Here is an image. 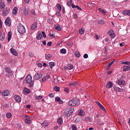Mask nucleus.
I'll use <instances>...</instances> for the list:
<instances>
[{"instance_id": "f257e3e1", "label": "nucleus", "mask_w": 130, "mask_h": 130, "mask_svg": "<svg viewBox=\"0 0 130 130\" xmlns=\"http://www.w3.org/2000/svg\"><path fill=\"white\" fill-rule=\"evenodd\" d=\"M69 106H79L80 105V100L75 99L69 101Z\"/></svg>"}, {"instance_id": "f03ea898", "label": "nucleus", "mask_w": 130, "mask_h": 130, "mask_svg": "<svg viewBox=\"0 0 130 130\" xmlns=\"http://www.w3.org/2000/svg\"><path fill=\"white\" fill-rule=\"evenodd\" d=\"M25 82L27 84H30V87H33L34 82H32V76L30 75H28L25 78Z\"/></svg>"}, {"instance_id": "7ed1b4c3", "label": "nucleus", "mask_w": 130, "mask_h": 130, "mask_svg": "<svg viewBox=\"0 0 130 130\" xmlns=\"http://www.w3.org/2000/svg\"><path fill=\"white\" fill-rule=\"evenodd\" d=\"M18 32L20 33V34H24V33H26V29H25V27L24 25L22 24H19L17 26Z\"/></svg>"}, {"instance_id": "20e7f679", "label": "nucleus", "mask_w": 130, "mask_h": 130, "mask_svg": "<svg viewBox=\"0 0 130 130\" xmlns=\"http://www.w3.org/2000/svg\"><path fill=\"white\" fill-rule=\"evenodd\" d=\"M73 112L74 111H73L72 108H68L64 111L65 115H66L68 117H70V116L73 114Z\"/></svg>"}, {"instance_id": "39448f33", "label": "nucleus", "mask_w": 130, "mask_h": 130, "mask_svg": "<svg viewBox=\"0 0 130 130\" xmlns=\"http://www.w3.org/2000/svg\"><path fill=\"white\" fill-rule=\"evenodd\" d=\"M10 14V9L9 8H4L2 10V16L6 17Z\"/></svg>"}, {"instance_id": "423d86ee", "label": "nucleus", "mask_w": 130, "mask_h": 130, "mask_svg": "<svg viewBox=\"0 0 130 130\" xmlns=\"http://www.w3.org/2000/svg\"><path fill=\"white\" fill-rule=\"evenodd\" d=\"M5 70L6 73H8V76L9 77H12V76H13V71H12L11 68L9 67H5Z\"/></svg>"}, {"instance_id": "0eeeda50", "label": "nucleus", "mask_w": 130, "mask_h": 130, "mask_svg": "<svg viewBox=\"0 0 130 130\" xmlns=\"http://www.w3.org/2000/svg\"><path fill=\"white\" fill-rule=\"evenodd\" d=\"M42 77V74L41 73H36L35 75L34 76V80L36 81H38V80L40 79V78Z\"/></svg>"}, {"instance_id": "6e6552de", "label": "nucleus", "mask_w": 130, "mask_h": 130, "mask_svg": "<svg viewBox=\"0 0 130 130\" xmlns=\"http://www.w3.org/2000/svg\"><path fill=\"white\" fill-rule=\"evenodd\" d=\"M95 103L98 105V106L100 107V109L102 110H103L104 112H106V109H105V108L99 102V101H96Z\"/></svg>"}, {"instance_id": "1a4fd4ad", "label": "nucleus", "mask_w": 130, "mask_h": 130, "mask_svg": "<svg viewBox=\"0 0 130 130\" xmlns=\"http://www.w3.org/2000/svg\"><path fill=\"white\" fill-rule=\"evenodd\" d=\"M108 35L111 38H114L115 37V34H114V31L112 29H110L108 32Z\"/></svg>"}, {"instance_id": "9d476101", "label": "nucleus", "mask_w": 130, "mask_h": 130, "mask_svg": "<svg viewBox=\"0 0 130 130\" xmlns=\"http://www.w3.org/2000/svg\"><path fill=\"white\" fill-rule=\"evenodd\" d=\"M25 117V123H26V124H30L31 123V120L30 119V117H29V116L26 115Z\"/></svg>"}, {"instance_id": "9b49d317", "label": "nucleus", "mask_w": 130, "mask_h": 130, "mask_svg": "<svg viewBox=\"0 0 130 130\" xmlns=\"http://www.w3.org/2000/svg\"><path fill=\"white\" fill-rule=\"evenodd\" d=\"M10 52L12 53V54L15 55V56H18V52L14 48H12L10 49Z\"/></svg>"}, {"instance_id": "f8f14e48", "label": "nucleus", "mask_w": 130, "mask_h": 130, "mask_svg": "<svg viewBox=\"0 0 130 130\" xmlns=\"http://www.w3.org/2000/svg\"><path fill=\"white\" fill-rule=\"evenodd\" d=\"M117 83L120 86H125V81L122 80H118L117 81Z\"/></svg>"}, {"instance_id": "ddd939ff", "label": "nucleus", "mask_w": 130, "mask_h": 130, "mask_svg": "<svg viewBox=\"0 0 130 130\" xmlns=\"http://www.w3.org/2000/svg\"><path fill=\"white\" fill-rule=\"evenodd\" d=\"M14 97L16 102H21V97H20L19 95H15Z\"/></svg>"}, {"instance_id": "4468645a", "label": "nucleus", "mask_w": 130, "mask_h": 130, "mask_svg": "<svg viewBox=\"0 0 130 130\" xmlns=\"http://www.w3.org/2000/svg\"><path fill=\"white\" fill-rule=\"evenodd\" d=\"M9 95H10V92L8 90H5L2 92V96H9Z\"/></svg>"}, {"instance_id": "2eb2a0df", "label": "nucleus", "mask_w": 130, "mask_h": 130, "mask_svg": "<svg viewBox=\"0 0 130 130\" xmlns=\"http://www.w3.org/2000/svg\"><path fill=\"white\" fill-rule=\"evenodd\" d=\"M113 86V84H112V82H109L106 85V88H107L108 89H110V88H112Z\"/></svg>"}, {"instance_id": "dca6fc26", "label": "nucleus", "mask_w": 130, "mask_h": 130, "mask_svg": "<svg viewBox=\"0 0 130 130\" xmlns=\"http://www.w3.org/2000/svg\"><path fill=\"white\" fill-rule=\"evenodd\" d=\"M52 57V56L50 55V54H45V58L47 60H50Z\"/></svg>"}, {"instance_id": "f3484780", "label": "nucleus", "mask_w": 130, "mask_h": 130, "mask_svg": "<svg viewBox=\"0 0 130 130\" xmlns=\"http://www.w3.org/2000/svg\"><path fill=\"white\" fill-rule=\"evenodd\" d=\"M127 71H130V66L124 65L123 66V71L127 72Z\"/></svg>"}, {"instance_id": "a211bd4d", "label": "nucleus", "mask_w": 130, "mask_h": 130, "mask_svg": "<svg viewBox=\"0 0 130 130\" xmlns=\"http://www.w3.org/2000/svg\"><path fill=\"white\" fill-rule=\"evenodd\" d=\"M57 122H58V124H59V125H61L62 124V122H63V120H62V118H59L57 119Z\"/></svg>"}, {"instance_id": "6ab92c4d", "label": "nucleus", "mask_w": 130, "mask_h": 130, "mask_svg": "<svg viewBox=\"0 0 130 130\" xmlns=\"http://www.w3.org/2000/svg\"><path fill=\"white\" fill-rule=\"evenodd\" d=\"M48 122L46 121H44L42 124L41 125L43 127H47L48 126Z\"/></svg>"}, {"instance_id": "aec40b11", "label": "nucleus", "mask_w": 130, "mask_h": 130, "mask_svg": "<svg viewBox=\"0 0 130 130\" xmlns=\"http://www.w3.org/2000/svg\"><path fill=\"white\" fill-rule=\"evenodd\" d=\"M123 14L124 15V16H130V10H125L123 12Z\"/></svg>"}, {"instance_id": "412c9836", "label": "nucleus", "mask_w": 130, "mask_h": 130, "mask_svg": "<svg viewBox=\"0 0 130 130\" xmlns=\"http://www.w3.org/2000/svg\"><path fill=\"white\" fill-rule=\"evenodd\" d=\"M36 28H37V23L35 22L31 25V29L32 30H35V29H36Z\"/></svg>"}, {"instance_id": "4be33fe9", "label": "nucleus", "mask_w": 130, "mask_h": 130, "mask_svg": "<svg viewBox=\"0 0 130 130\" xmlns=\"http://www.w3.org/2000/svg\"><path fill=\"white\" fill-rule=\"evenodd\" d=\"M65 69H68V70H73L74 69V66L71 64H69L67 67H65Z\"/></svg>"}, {"instance_id": "5701e85b", "label": "nucleus", "mask_w": 130, "mask_h": 130, "mask_svg": "<svg viewBox=\"0 0 130 130\" xmlns=\"http://www.w3.org/2000/svg\"><path fill=\"white\" fill-rule=\"evenodd\" d=\"M6 7V5H5V3L3 2L2 1L0 2V9L3 10L4 8Z\"/></svg>"}, {"instance_id": "b1692460", "label": "nucleus", "mask_w": 130, "mask_h": 130, "mask_svg": "<svg viewBox=\"0 0 130 130\" xmlns=\"http://www.w3.org/2000/svg\"><path fill=\"white\" fill-rule=\"evenodd\" d=\"M12 13L13 15H16V14L18 13V8L17 7H14L12 11Z\"/></svg>"}, {"instance_id": "393cba45", "label": "nucleus", "mask_w": 130, "mask_h": 130, "mask_svg": "<svg viewBox=\"0 0 130 130\" xmlns=\"http://www.w3.org/2000/svg\"><path fill=\"white\" fill-rule=\"evenodd\" d=\"M8 41H10V40H11V39H12V32L9 31L8 32Z\"/></svg>"}, {"instance_id": "a878e982", "label": "nucleus", "mask_w": 130, "mask_h": 130, "mask_svg": "<svg viewBox=\"0 0 130 130\" xmlns=\"http://www.w3.org/2000/svg\"><path fill=\"white\" fill-rule=\"evenodd\" d=\"M0 40H1V41L5 40V36H4L1 32H0Z\"/></svg>"}, {"instance_id": "bb28decb", "label": "nucleus", "mask_w": 130, "mask_h": 130, "mask_svg": "<svg viewBox=\"0 0 130 130\" xmlns=\"http://www.w3.org/2000/svg\"><path fill=\"white\" fill-rule=\"evenodd\" d=\"M79 115H80V116L85 115V112H84V110H80L79 113Z\"/></svg>"}, {"instance_id": "cd10ccee", "label": "nucleus", "mask_w": 130, "mask_h": 130, "mask_svg": "<svg viewBox=\"0 0 130 130\" xmlns=\"http://www.w3.org/2000/svg\"><path fill=\"white\" fill-rule=\"evenodd\" d=\"M43 38V37L42 36V35H41V34H39V35H38L36 37L38 40H41Z\"/></svg>"}, {"instance_id": "c85d7f7f", "label": "nucleus", "mask_w": 130, "mask_h": 130, "mask_svg": "<svg viewBox=\"0 0 130 130\" xmlns=\"http://www.w3.org/2000/svg\"><path fill=\"white\" fill-rule=\"evenodd\" d=\"M98 24L100 25H104L105 23V21L103 19L98 20Z\"/></svg>"}, {"instance_id": "c756f323", "label": "nucleus", "mask_w": 130, "mask_h": 130, "mask_svg": "<svg viewBox=\"0 0 130 130\" xmlns=\"http://www.w3.org/2000/svg\"><path fill=\"white\" fill-rule=\"evenodd\" d=\"M77 81H75L73 83H69V86H70V87H74V86H76V85H77Z\"/></svg>"}, {"instance_id": "7c9ffc66", "label": "nucleus", "mask_w": 130, "mask_h": 130, "mask_svg": "<svg viewBox=\"0 0 130 130\" xmlns=\"http://www.w3.org/2000/svg\"><path fill=\"white\" fill-rule=\"evenodd\" d=\"M54 27L56 30H57V31H60V30H61V28H60V26L59 25H55Z\"/></svg>"}, {"instance_id": "2f4dec72", "label": "nucleus", "mask_w": 130, "mask_h": 130, "mask_svg": "<svg viewBox=\"0 0 130 130\" xmlns=\"http://www.w3.org/2000/svg\"><path fill=\"white\" fill-rule=\"evenodd\" d=\"M5 25H6L7 27H10V26L12 25L11 21H5Z\"/></svg>"}, {"instance_id": "473e14b6", "label": "nucleus", "mask_w": 130, "mask_h": 130, "mask_svg": "<svg viewBox=\"0 0 130 130\" xmlns=\"http://www.w3.org/2000/svg\"><path fill=\"white\" fill-rule=\"evenodd\" d=\"M43 98V96L42 95H36L35 96V99L37 100H39V99H42Z\"/></svg>"}, {"instance_id": "72a5a7b5", "label": "nucleus", "mask_w": 130, "mask_h": 130, "mask_svg": "<svg viewBox=\"0 0 130 130\" xmlns=\"http://www.w3.org/2000/svg\"><path fill=\"white\" fill-rule=\"evenodd\" d=\"M79 34H81V35H83L85 33V30L83 29V28H80L79 31Z\"/></svg>"}, {"instance_id": "f704fd0d", "label": "nucleus", "mask_w": 130, "mask_h": 130, "mask_svg": "<svg viewBox=\"0 0 130 130\" xmlns=\"http://www.w3.org/2000/svg\"><path fill=\"white\" fill-rule=\"evenodd\" d=\"M23 91L27 93V94H29V93H30V89H28L27 88H25L23 89Z\"/></svg>"}, {"instance_id": "c9c22d12", "label": "nucleus", "mask_w": 130, "mask_h": 130, "mask_svg": "<svg viewBox=\"0 0 130 130\" xmlns=\"http://www.w3.org/2000/svg\"><path fill=\"white\" fill-rule=\"evenodd\" d=\"M85 121H86V122H91V118H90V117H86L85 119Z\"/></svg>"}, {"instance_id": "e433bc0d", "label": "nucleus", "mask_w": 130, "mask_h": 130, "mask_svg": "<svg viewBox=\"0 0 130 130\" xmlns=\"http://www.w3.org/2000/svg\"><path fill=\"white\" fill-rule=\"evenodd\" d=\"M99 12H101V13H102L103 14H104V15H105V14H106V12H105V11L101 8H99L98 9Z\"/></svg>"}, {"instance_id": "4c0bfd02", "label": "nucleus", "mask_w": 130, "mask_h": 130, "mask_svg": "<svg viewBox=\"0 0 130 130\" xmlns=\"http://www.w3.org/2000/svg\"><path fill=\"white\" fill-rule=\"evenodd\" d=\"M114 90L116 92H119V91L120 90V88H119L118 87L114 86Z\"/></svg>"}, {"instance_id": "58836bf2", "label": "nucleus", "mask_w": 130, "mask_h": 130, "mask_svg": "<svg viewBox=\"0 0 130 130\" xmlns=\"http://www.w3.org/2000/svg\"><path fill=\"white\" fill-rule=\"evenodd\" d=\"M60 52L63 54H66V53H67V50H66V49H61L60 50Z\"/></svg>"}, {"instance_id": "ea45409f", "label": "nucleus", "mask_w": 130, "mask_h": 130, "mask_svg": "<svg viewBox=\"0 0 130 130\" xmlns=\"http://www.w3.org/2000/svg\"><path fill=\"white\" fill-rule=\"evenodd\" d=\"M55 66V64L53 62H50L49 63V67L51 68V69H52V67H54Z\"/></svg>"}, {"instance_id": "a19ab883", "label": "nucleus", "mask_w": 130, "mask_h": 130, "mask_svg": "<svg viewBox=\"0 0 130 130\" xmlns=\"http://www.w3.org/2000/svg\"><path fill=\"white\" fill-rule=\"evenodd\" d=\"M23 14L25 15V16L28 15V11H27L26 8L23 9Z\"/></svg>"}, {"instance_id": "79ce46f5", "label": "nucleus", "mask_w": 130, "mask_h": 130, "mask_svg": "<svg viewBox=\"0 0 130 130\" xmlns=\"http://www.w3.org/2000/svg\"><path fill=\"white\" fill-rule=\"evenodd\" d=\"M122 64H127V66L130 64V62L127 61H122L121 62Z\"/></svg>"}, {"instance_id": "37998d69", "label": "nucleus", "mask_w": 130, "mask_h": 130, "mask_svg": "<svg viewBox=\"0 0 130 130\" xmlns=\"http://www.w3.org/2000/svg\"><path fill=\"white\" fill-rule=\"evenodd\" d=\"M6 116L7 118H11V117H12V114H11V113H7L6 114Z\"/></svg>"}, {"instance_id": "c03bdc74", "label": "nucleus", "mask_w": 130, "mask_h": 130, "mask_svg": "<svg viewBox=\"0 0 130 130\" xmlns=\"http://www.w3.org/2000/svg\"><path fill=\"white\" fill-rule=\"evenodd\" d=\"M75 55L76 57L79 58V57L80 56V52L76 51L75 52Z\"/></svg>"}, {"instance_id": "a18cd8bd", "label": "nucleus", "mask_w": 130, "mask_h": 130, "mask_svg": "<svg viewBox=\"0 0 130 130\" xmlns=\"http://www.w3.org/2000/svg\"><path fill=\"white\" fill-rule=\"evenodd\" d=\"M58 10L60 12L61 11V6L60 4H57Z\"/></svg>"}, {"instance_id": "49530a36", "label": "nucleus", "mask_w": 130, "mask_h": 130, "mask_svg": "<svg viewBox=\"0 0 130 130\" xmlns=\"http://www.w3.org/2000/svg\"><path fill=\"white\" fill-rule=\"evenodd\" d=\"M72 128L73 130H78L77 126H76L75 124L72 125Z\"/></svg>"}, {"instance_id": "de8ad7c7", "label": "nucleus", "mask_w": 130, "mask_h": 130, "mask_svg": "<svg viewBox=\"0 0 130 130\" xmlns=\"http://www.w3.org/2000/svg\"><path fill=\"white\" fill-rule=\"evenodd\" d=\"M54 90H55V91H56V92H59V87H58L57 86H55Z\"/></svg>"}, {"instance_id": "09e8293b", "label": "nucleus", "mask_w": 130, "mask_h": 130, "mask_svg": "<svg viewBox=\"0 0 130 130\" xmlns=\"http://www.w3.org/2000/svg\"><path fill=\"white\" fill-rule=\"evenodd\" d=\"M64 91L65 92H67V93H69V92H70V89H69V88H68V87H65V88H64Z\"/></svg>"}, {"instance_id": "8fccbe9b", "label": "nucleus", "mask_w": 130, "mask_h": 130, "mask_svg": "<svg viewBox=\"0 0 130 130\" xmlns=\"http://www.w3.org/2000/svg\"><path fill=\"white\" fill-rule=\"evenodd\" d=\"M59 100H60V98H59V97L58 96H57L55 98V101H56V102H58Z\"/></svg>"}, {"instance_id": "3c124183", "label": "nucleus", "mask_w": 130, "mask_h": 130, "mask_svg": "<svg viewBox=\"0 0 130 130\" xmlns=\"http://www.w3.org/2000/svg\"><path fill=\"white\" fill-rule=\"evenodd\" d=\"M29 56L30 57H33V56H34V54L33 53V52H30L29 53Z\"/></svg>"}, {"instance_id": "603ef678", "label": "nucleus", "mask_w": 130, "mask_h": 130, "mask_svg": "<svg viewBox=\"0 0 130 130\" xmlns=\"http://www.w3.org/2000/svg\"><path fill=\"white\" fill-rule=\"evenodd\" d=\"M55 15L56 16H57V17H60V11L57 12Z\"/></svg>"}, {"instance_id": "864d4df0", "label": "nucleus", "mask_w": 130, "mask_h": 130, "mask_svg": "<svg viewBox=\"0 0 130 130\" xmlns=\"http://www.w3.org/2000/svg\"><path fill=\"white\" fill-rule=\"evenodd\" d=\"M110 67H111V65L109 63L107 65V66H106V69L107 70H109V69H110Z\"/></svg>"}, {"instance_id": "5fc2aeb1", "label": "nucleus", "mask_w": 130, "mask_h": 130, "mask_svg": "<svg viewBox=\"0 0 130 130\" xmlns=\"http://www.w3.org/2000/svg\"><path fill=\"white\" fill-rule=\"evenodd\" d=\"M125 45V43H124V42H122L120 44V46H121V47H123Z\"/></svg>"}, {"instance_id": "6e6d98bb", "label": "nucleus", "mask_w": 130, "mask_h": 130, "mask_svg": "<svg viewBox=\"0 0 130 130\" xmlns=\"http://www.w3.org/2000/svg\"><path fill=\"white\" fill-rule=\"evenodd\" d=\"M42 34L44 38H46V35H45V32L44 31H42Z\"/></svg>"}, {"instance_id": "4d7b16f0", "label": "nucleus", "mask_w": 130, "mask_h": 130, "mask_svg": "<svg viewBox=\"0 0 130 130\" xmlns=\"http://www.w3.org/2000/svg\"><path fill=\"white\" fill-rule=\"evenodd\" d=\"M5 21L7 22H11V18L10 17H7Z\"/></svg>"}, {"instance_id": "13d9d810", "label": "nucleus", "mask_w": 130, "mask_h": 130, "mask_svg": "<svg viewBox=\"0 0 130 130\" xmlns=\"http://www.w3.org/2000/svg\"><path fill=\"white\" fill-rule=\"evenodd\" d=\"M42 81H43V82H46V77H43L42 78Z\"/></svg>"}, {"instance_id": "bf43d9fd", "label": "nucleus", "mask_w": 130, "mask_h": 130, "mask_svg": "<svg viewBox=\"0 0 130 130\" xmlns=\"http://www.w3.org/2000/svg\"><path fill=\"white\" fill-rule=\"evenodd\" d=\"M54 95H53V93H50L49 94V97H50V98H53Z\"/></svg>"}, {"instance_id": "052dcab7", "label": "nucleus", "mask_w": 130, "mask_h": 130, "mask_svg": "<svg viewBox=\"0 0 130 130\" xmlns=\"http://www.w3.org/2000/svg\"><path fill=\"white\" fill-rule=\"evenodd\" d=\"M84 58H88V54H85L83 56Z\"/></svg>"}, {"instance_id": "680f3d73", "label": "nucleus", "mask_w": 130, "mask_h": 130, "mask_svg": "<svg viewBox=\"0 0 130 130\" xmlns=\"http://www.w3.org/2000/svg\"><path fill=\"white\" fill-rule=\"evenodd\" d=\"M76 8H77V10H79V11H82V8L79 7V6H76Z\"/></svg>"}, {"instance_id": "e2e57ef3", "label": "nucleus", "mask_w": 130, "mask_h": 130, "mask_svg": "<svg viewBox=\"0 0 130 130\" xmlns=\"http://www.w3.org/2000/svg\"><path fill=\"white\" fill-rule=\"evenodd\" d=\"M71 6H72V8H73V9H75L77 8V6H75V5H74L73 4L71 5Z\"/></svg>"}, {"instance_id": "0e129e2a", "label": "nucleus", "mask_w": 130, "mask_h": 130, "mask_svg": "<svg viewBox=\"0 0 130 130\" xmlns=\"http://www.w3.org/2000/svg\"><path fill=\"white\" fill-rule=\"evenodd\" d=\"M72 4H71L70 2H67V6H68V7H71V6H72Z\"/></svg>"}, {"instance_id": "69168bd1", "label": "nucleus", "mask_w": 130, "mask_h": 130, "mask_svg": "<svg viewBox=\"0 0 130 130\" xmlns=\"http://www.w3.org/2000/svg\"><path fill=\"white\" fill-rule=\"evenodd\" d=\"M58 102H59V104H62V103H63V101H62L61 100V99H60V100Z\"/></svg>"}, {"instance_id": "338daca9", "label": "nucleus", "mask_w": 130, "mask_h": 130, "mask_svg": "<svg viewBox=\"0 0 130 130\" xmlns=\"http://www.w3.org/2000/svg\"><path fill=\"white\" fill-rule=\"evenodd\" d=\"M99 38H100L99 36L97 35L95 36V38L96 39V40H98V39H99Z\"/></svg>"}, {"instance_id": "774afa93", "label": "nucleus", "mask_w": 130, "mask_h": 130, "mask_svg": "<svg viewBox=\"0 0 130 130\" xmlns=\"http://www.w3.org/2000/svg\"><path fill=\"white\" fill-rule=\"evenodd\" d=\"M47 46H51V42H49L47 43Z\"/></svg>"}]
</instances>
